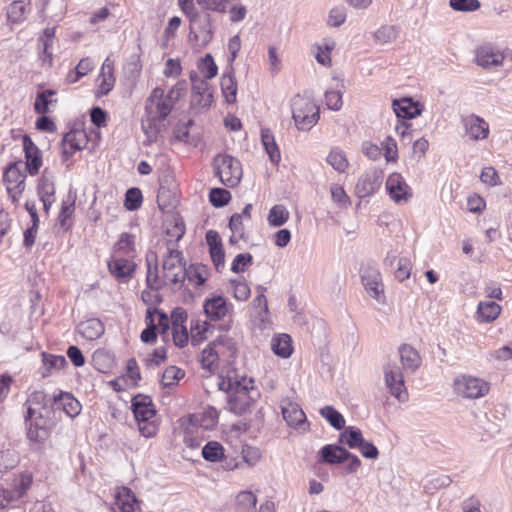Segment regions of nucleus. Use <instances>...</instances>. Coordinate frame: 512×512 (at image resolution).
Segmentation results:
<instances>
[{
	"label": "nucleus",
	"mask_w": 512,
	"mask_h": 512,
	"mask_svg": "<svg viewBox=\"0 0 512 512\" xmlns=\"http://www.w3.org/2000/svg\"><path fill=\"white\" fill-rule=\"evenodd\" d=\"M222 343V339L218 338L211 342L201 353L200 363L203 369L209 373L217 371L219 366V356L216 347Z\"/></svg>",
	"instance_id": "24"
},
{
	"label": "nucleus",
	"mask_w": 512,
	"mask_h": 512,
	"mask_svg": "<svg viewBox=\"0 0 512 512\" xmlns=\"http://www.w3.org/2000/svg\"><path fill=\"white\" fill-rule=\"evenodd\" d=\"M289 217L288 209L282 204H277L269 210L267 221L270 226L280 227L288 221Z\"/></svg>",
	"instance_id": "38"
},
{
	"label": "nucleus",
	"mask_w": 512,
	"mask_h": 512,
	"mask_svg": "<svg viewBox=\"0 0 512 512\" xmlns=\"http://www.w3.org/2000/svg\"><path fill=\"white\" fill-rule=\"evenodd\" d=\"M292 117L299 130H310L319 120V107L309 96L296 95L291 100Z\"/></svg>",
	"instance_id": "4"
},
{
	"label": "nucleus",
	"mask_w": 512,
	"mask_h": 512,
	"mask_svg": "<svg viewBox=\"0 0 512 512\" xmlns=\"http://www.w3.org/2000/svg\"><path fill=\"white\" fill-rule=\"evenodd\" d=\"M386 190L390 198L399 205L406 204L412 198V189L399 173H392L386 180Z\"/></svg>",
	"instance_id": "12"
},
{
	"label": "nucleus",
	"mask_w": 512,
	"mask_h": 512,
	"mask_svg": "<svg viewBox=\"0 0 512 512\" xmlns=\"http://www.w3.org/2000/svg\"><path fill=\"white\" fill-rule=\"evenodd\" d=\"M116 505L121 512H140V503L131 489L121 487L116 493Z\"/></svg>",
	"instance_id": "23"
},
{
	"label": "nucleus",
	"mask_w": 512,
	"mask_h": 512,
	"mask_svg": "<svg viewBox=\"0 0 512 512\" xmlns=\"http://www.w3.org/2000/svg\"><path fill=\"white\" fill-rule=\"evenodd\" d=\"M42 356L43 363L47 372H49L52 369L60 370L64 368V366L67 364L65 357L61 355H51L43 353Z\"/></svg>",
	"instance_id": "53"
},
{
	"label": "nucleus",
	"mask_w": 512,
	"mask_h": 512,
	"mask_svg": "<svg viewBox=\"0 0 512 512\" xmlns=\"http://www.w3.org/2000/svg\"><path fill=\"white\" fill-rule=\"evenodd\" d=\"M261 139L270 161L273 164H278L281 159V155L279 148L274 140V136L271 134L269 130H263L261 134Z\"/></svg>",
	"instance_id": "40"
},
{
	"label": "nucleus",
	"mask_w": 512,
	"mask_h": 512,
	"mask_svg": "<svg viewBox=\"0 0 512 512\" xmlns=\"http://www.w3.org/2000/svg\"><path fill=\"white\" fill-rule=\"evenodd\" d=\"M362 284L371 298L379 304L386 302L384 294V284L379 270L371 265H367L361 269Z\"/></svg>",
	"instance_id": "9"
},
{
	"label": "nucleus",
	"mask_w": 512,
	"mask_h": 512,
	"mask_svg": "<svg viewBox=\"0 0 512 512\" xmlns=\"http://www.w3.org/2000/svg\"><path fill=\"white\" fill-rule=\"evenodd\" d=\"M55 404L61 407L63 411L71 418L76 417L81 411V405L69 393H61L58 397L55 396Z\"/></svg>",
	"instance_id": "31"
},
{
	"label": "nucleus",
	"mask_w": 512,
	"mask_h": 512,
	"mask_svg": "<svg viewBox=\"0 0 512 512\" xmlns=\"http://www.w3.org/2000/svg\"><path fill=\"white\" fill-rule=\"evenodd\" d=\"M55 94L52 90H45L42 93L38 94L34 103V109L39 114H45L48 112L49 104L52 100H49V97Z\"/></svg>",
	"instance_id": "54"
},
{
	"label": "nucleus",
	"mask_w": 512,
	"mask_h": 512,
	"mask_svg": "<svg viewBox=\"0 0 512 512\" xmlns=\"http://www.w3.org/2000/svg\"><path fill=\"white\" fill-rule=\"evenodd\" d=\"M335 85L326 91L325 101L329 109L339 110L342 107V93L344 84L340 79L334 78Z\"/></svg>",
	"instance_id": "34"
},
{
	"label": "nucleus",
	"mask_w": 512,
	"mask_h": 512,
	"mask_svg": "<svg viewBox=\"0 0 512 512\" xmlns=\"http://www.w3.org/2000/svg\"><path fill=\"white\" fill-rule=\"evenodd\" d=\"M186 271L189 283L196 287L202 286L208 279V271L204 265L192 264Z\"/></svg>",
	"instance_id": "39"
},
{
	"label": "nucleus",
	"mask_w": 512,
	"mask_h": 512,
	"mask_svg": "<svg viewBox=\"0 0 512 512\" xmlns=\"http://www.w3.org/2000/svg\"><path fill=\"white\" fill-rule=\"evenodd\" d=\"M320 414L330 423L332 427L341 430L345 426L344 417L332 406H325L320 410Z\"/></svg>",
	"instance_id": "43"
},
{
	"label": "nucleus",
	"mask_w": 512,
	"mask_h": 512,
	"mask_svg": "<svg viewBox=\"0 0 512 512\" xmlns=\"http://www.w3.org/2000/svg\"><path fill=\"white\" fill-rule=\"evenodd\" d=\"M213 326L208 321L195 320L191 323V343L199 345L212 335Z\"/></svg>",
	"instance_id": "29"
},
{
	"label": "nucleus",
	"mask_w": 512,
	"mask_h": 512,
	"mask_svg": "<svg viewBox=\"0 0 512 512\" xmlns=\"http://www.w3.org/2000/svg\"><path fill=\"white\" fill-rule=\"evenodd\" d=\"M192 89L194 93V101L202 108H209L213 102V93L209 83L205 79L193 78Z\"/></svg>",
	"instance_id": "21"
},
{
	"label": "nucleus",
	"mask_w": 512,
	"mask_h": 512,
	"mask_svg": "<svg viewBox=\"0 0 512 512\" xmlns=\"http://www.w3.org/2000/svg\"><path fill=\"white\" fill-rule=\"evenodd\" d=\"M88 144V136L83 129H72L61 142L62 156L68 160L76 151L83 150Z\"/></svg>",
	"instance_id": "13"
},
{
	"label": "nucleus",
	"mask_w": 512,
	"mask_h": 512,
	"mask_svg": "<svg viewBox=\"0 0 512 512\" xmlns=\"http://www.w3.org/2000/svg\"><path fill=\"white\" fill-rule=\"evenodd\" d=\"M132 410L138 422H148L155 416L153 404L147 396H135L132 400Z\"/></svg>",
	"instance_id": "20"
},
{
	"label": "nucleus",
	"mask_w": 512,
	"mask_h": 512,
	"mask_svg": "<svg viewBox=\"0 0 512 512\" xmlns=\"http://www.w3.org/2000/svg\"><path fill=\"white\" fill-rule=\"evenodd\" d=\"M505 54L491 43H484L475 49V63L484 70H496L503 66Z\"/></svg>",
	"instance_id": "8"
},
{
	"label": "nucleus",
	"mask_w": 512,
	"mask_h": 512,
	"mask_svg": "<svg viewBox=\"0 0 512 512\" xmlns=\"http://www.w3.org/2000/svg\"><path fill=\"white\" fill-rule=\"evenodd\" d=\"M185 227L183 222L175 221L172 227H168L166 230L167 234V247H174V244L177 243L184 235Z\"/></svg>",
	"instance_id": "50"
},
{
	"label": "nucleus",
	"mask_w": 512,
	"mask_h": 512,
	"mask_svg": "<svg viewBox=\"0 0 512 512\" xmlns=\"http://www.w3.org/2000/svg\"><path fill=\"white\" fill-rule=\"evenodd\" d=\"M230 199V192L222 188H213L209 194V200L214 207H223Z\"/></svg>",
	"instance_id": "49"
},
{
	"label": "nucleus",
	"mask_w": 512,
	"mask_h": 512,
	"mask_svg": "<svg viewBox=\"0 0 512 512\" xmlns=\"http://www.w3.org/2000/svg\"><path fill=\"white\" fill-rule=\"evenodd\" d=\"M252 260L250 253L238 254L233 260L231 270L235 273L243 272L248 265L252 264Z\"/></svg>",
	"instance_id": "60"
},
{
	"label": "nucleus",
	"mask_w": 512,
	"mask_h": 512,
	"mask_svg": "<svg viewBox=\"0 0 512 512\" xmlns=\"http://www.w3.org/2000/svg\"><path fill=\"white\" fill-rule=\"evenodd\" d=\"M252 380L248 382L235 381L219 377L218 387L222 391H228V408L231 412L242 415L246 413L253 405L255 395L257 394L253 386L249 387Z\"/></svg>",
	"instance_id": "2"
},
{
	"label": "nucleus",
	"mask_w": 512,
	"mask_h": 512,
	"mask_svg": "<svg viewBox=\"0 0 512 512\" xmlns=\"http://www.w3.org/2000/svg\"><path fill=\"white\" fill-rule=\"evenodd\" d=\"M411 263L406 258H401L398 262V268L395 271V276L399 281H404L410 277Z\"/></svg>",
	"instance_id": "63"
},
{
	"label": "nucleus",
	"mask_w": 512,
	"mask_h": 512,
	"mask_svg": "<svg viewBox=\"0 0 512 512\" xmlns=\"http://www.w3.org/2000/svg\"><path fill=\"white\" fill-rule=\"evenodd\" d=\"M26 175L20 170L18 164L8 166L3 175V181L11 201L18 203L25 190Z\"/></svg>",
	"instance_id": "11"
},
{
	"label": "nucleus",
	"mask_w": 512,
	"mask_h": 512,
	"mask_svg": "<svg viewBox=\"0 0 512 512\" xmlns=\"http://www.w3.org/2000/svg\"><path fill=\"white\" fill-rule=\"evenodd\" d=\"M321 458L328 464H337L346 461L349 451L338 445H326L320 450Z\"/></svg>",
	"instance_id": "30"
},
{
	"label": "nucleus",
	"mask_w": 512,
	"mask_h": 512,
	"mask_svg": "<svg viewBox=\"0 0 512 512\" xmlns=\"http://www.w3.org/2000/svg\"><path fill=\"white\" fill-rule=\"evenodd\" d=\"M184 262L183 253L174 247H167L166 253L162 257L163 279L173 289L182 287L187 271Z\"/></svg>",
	"instance_id": "3"
},
{
	"label": "nucleus",
	"mask_w": 512,
	"mask_h": 512,
	"mask_svg": "<svg viewBox=\"0 0 512 512\" xmlns=\"http://www.w3.org/2000/svg\"><path fill=\"white\" fill-rule=\"evenodd\" d=\"M233 295L239 301H246L250 296V288L245 281L231 280Z\"/></svg>",
	"instance_id": "56"
},
{
	"label": "nucleus",
	"mask_w": 512,
	"mask_h": 512,
	"mask_svg": "<svg viewBox=\"0 0 512 512\" xmlns=\"http://www.w3.org/2000/svg\"><path fill=\"white\" fill-rule=\"evenodd\" d=\"M380 184L381 172L372 170L359 178L355 192L359 198H365L372 195L380 187Z\"/></svg>",
	"instance_id": "15"
},
{
	"label": "nucleus",
	"mask_w": 512,
	"mask_h": 512,
	"mask_svg": "<svg viewBox=\"0 0 512 512\" xmlns=\"http://www.w3.org/2000/svg\"><path fill=\"white\" fill-rule=\"evenodd\" d=\"M253 308L257 311V316L261 322H265L268 316V301L265 294H258L253 302Z\"/></svg>",
	"instance_id": "55"
},
{
	"label": "nucleus",
	"mask_w": 512,
	"mask_h": 512,
	"mask_svg": "<svg viewBox=\"0 0 512 512\" xmlns=\"http://www.w3.org/2000/svg\"><path fill=\"white\" fill-rule=\"evenodd\" d=\"M385 384L392 396L401 402L408 399L404 375L396 361H388L383 366Z\"/></svg>",
	"instance_id": "5"
},
{
	"label": "nucleus",
	"mask_w": 512,
	"mask_h": 512,
	"mask_svg": "<svg viewBox=\"0 0 512 512\" xmlns=\"http://www.w3.org/2000/svg\"><path fill=\"white\" fill-rule=\"evenodd\" d=\"M327 162L338 172L343 173L348 167V161L345 154L338 150H331L327 156Z\"/></svg>",
	"instance_id": "46"
},
{
	"label": "nucleus",
	"mask_w": 512,
	"mask_h": 512,
	"mask_svg": "<svg viewBox=\"0 0 512 512\" xmlns=\"http://www.w3.org/2000/svg\"><path fill=\"white\" fill-rule=\"evenodd\" d=\"M46 395L42 391H34L26 401L27 415L26 421H32L35 417L42 418L41 409L45 407Z\"/></svg>",
	"instance_id": "26"
},
{
	"label": "nucleus",
	"mask_w": 512,
	"mask_h": 512,
	"mask_svg": "<svg viewBox=\"0 0 512 512\" xmlns=\"http://www.w3.org/2000/svg\"><path fill=\"white\" fill-rule=\"evenodd\" d=\"M449 5L453 10L460 12H474L481 7L479 0H449Z\"/></svg>",
	"instance_id": "51"
},
{
	"label": "nucleus",
	"mask_w": 512,
	"mask_h": 512,
	"mask_svg": "<svg viewBox=\"0 0 512 512\" xmlns=\"http://www.w3.org/2000/svg\"><path fill=\"white\" fill-rule=\"evenodd\" d=\"M193 24H190V35H193L195 40H201L202 44H208L213 37L212 25L207 22L199 31V33H195L193 31Z\"/></svg>",
	"instance_id": "59"
},
{
	"label": "nucleus",
	"mask_w": 512,
	"mask_h": 512,
	"mask_svg": "<svg viewBox=\"0 0 512 512\" xmlns=\"http://www.w3.org/2000/svg\"><path fill=\"white\" fill-rule=\"evenodd\" d=\"M41 419L42 418L40 417H35L32 421H27L29 423V428L27 431V437L29 440L34 442H41L46 438L47 432L39 421Z\"/></svg>",
	"instance_id": "44"
},
{
	"label": "nucleus",
	"mask_w": 512,
	"mask_h": 512,
	"mask_svg": "<svg viewBox=\"0 0 512 512\" xmlns=\"http://www.w3.org/2000/svg\"><path fill=\"white\" fill-rule=\"evenodd\" d=\"M193 124L192 120L187 122H178L174 127L173 136L175 140L180 142H187L189 136V126Z\"/></svg>",
	"instance_id": "61"
},
{
	"label": "nucleus",
	"mask_w": 512,
	"mask_h": 512,
	"mask_svg": "<svg viewBox=\"0 0 512 512\" xmlns=\"http://www.w3.org/2000/svg\"><path fill=\"white\" fill-rule=\"evenodd\" d=\"M501 306L494 301L480 302L477 308V316L481 322H492L501 313Z\"/></svg>",
	"instance_id": "33"
},
{
	"label": "nucleus",
	"mask_w": 512,
	"mask_h": 512,
	"mask_svg": "<svg viewBox=\"0 0 512 512\" xmlns=\"http://www.w3.org/2000/svg\"><path fill=\"white\" fill-rule=\"evenodd\" d=\"M202 456L209 462H220L224 458V448L217 441H210L202 448Z\"/></svg>",
	"instance_id": "42"
},
{
	"label": "nucleus",
	"mask_w": 512,
	"mask_h": 512,
	"mask_svg": "<svg viewBox=\"0 0 512 512\" xmlns=\"http://www.w3.org/2000/svg\"><path fill=\"white\" fill-rule=\"evenodd\" d=\"M330 191H331L332 199L336 203H338L342 206H347L350 203L349 196L346 194L345 190L340 185L331 186Z\"/></svg>",
	"instance_id": "64"
},
{
	"label": "nucleus",
	"mask_w": 512,
	"mask_h": 512,
	"mask_svg": "<svg viewBox=\"0 0 512 512\" xmlns=\"http://www.w3.org/2000/svg\"><path fill=\"white\" fill-rule=\"evenodd\" d=\"M142 204V193L138 188H130L127 190L125 195V207L134 211L138 209Z\"/></svg>",
	"instance_id": "52"
},
{
	"label": "nucleus",
	"mask_w": 512,
	"mask_h": 512,
	"mask_svg": "<svg viewBox=\"0 0 512 512\" xmlns=\"http://www.w3.org/2000/svg\"><path fill=\"white\" fill-rule=\"evenodd\" d=\"M399 355L402 366L405 370L414 372L421 364L418 352L410 345L403 344L399 347Z\"/></svg>",
	"instance_id": "28"
},
{
	"label": "nucleus",
	"mask_w": 512,
	"mask_h": 512,
	"mask_svg": "<svg viewBox=\"0 0 512 512\" xmlns=\"http://www.w3.org/2000/svg\"><path fill=\"white\" fill-rule=\"evenodd\" d=\"M364 440L359 428L349 426L340 434V442L346 444L351 449H357Z\"/></svg>",
	"instance_id": "41"
},
{
	"label": "nucleus",
	"mask_w": 512,
	"mask_h": 512,
	"mask_svg": "<svg viewBox=\"0 0 512 512\" xmlns=\"http://www.w3.org/2000/svg\"><path fill=\"white\" fill-rule=\"evenodd\" d=\"M198 69L205 79H211L217 75V65L210 54H206L200 59Z\"/></svg>",
	"instance_id": "45"
},
{
	"label": "nucleus",
	"mask_w": 512,
	"mask_h": 512,
	"mask_svg": "<svg viewBox=\"0 0 512 512\" xmlns=\"http://www.w3.org/2000/svg\"><path fill=\"white\" fill-rule=\"evenodd\" d=\"M454 391L463 398L476 399L489 391V384L477 377L460 375L454 380Z\"/></svg>",
	"instance_id": "7"
},
{
	"label": "nucleus",
	"mask_w": 512,
	"mask_h": 512,
	"mask_svg": "<svg viewBox=\"0 0 512 512\" xmlns=\"http://www.w3.org/2000/svg\"><path fill=\"white\" fill-rule=\"evenodd\" d=\"M281 413L287 425L301 433L309 430V423L306 415L299 404L289 398H284L280 402Z\"/></svg>",
	"instance_id": "10"
},
{
	"label": "nucleus",
	"mask_w": 512,
	"mask_h": 512,
	"mask_svg": "<svg viewBox=\"0 0 512 512\" xmlns=\"http://www.w3.org/2000/svg\"><path fill=\"white\" fill-rule=\"evenodd\" d=\"M37 192L43 203L44 210L48 212L55 202V185L53 180L47 176L46 172L38 181Z\"/></svg>",
	"instance_id": "22"
},
{
	"label": "nucleus",
	"mask_w": 512,
	"mask_h": 512,
	"mask_svg": "<svg viewBox=\"0 0 512 512\" xmlns=\"http://www.w3.org/2000/svg\"><path fill=\"white\" fill-rule=\"evenodd\" d=\"M104 324L97 318L82 321L77 326V332L87 340H96L104 334Z\"/></svg>",
	"instance_id": "25"
},
{
	"label": "nucleus",
	"mask_w": 512,
	"mask_h": 512,
	"mask_svg": "<svg viewBox=\"0 0 512 512\" xmlns=\"http://www.w3.org/2000/svg\"><path fill=\"white\" fill-rule=\"evenodd\" d=\"M174 89L167 95L162 88H155L150 93L145 103V113L141 126L146 136L145 144L156 142L159 133L165 128L164 121L173 108Z\"/></svg>",
	"instance_id": "1"
},
{
	"label": "nucleus",
	"mask_w": 512,
	"mask_h": 512,
	"mask_svg": "<svg viewBox=\"0 0 512 512\" xmlns=\"http://www.w3.org/2000/svg\"><path fill=\"white\" fill-rule=\"evenodd\" d=\"M393 110L398 118L411 119L420 114L417 103L410 98H402L393 101Z\"/></svg>",
	"instance_id": "27"
},
{
	"label": "nucleus",
	"mask_w": 512,
	"mask_h": 512,
	"mask_svg": "<svg viewBox=\"0 0 512 512\" xmlns=\"http://www.w3.org/2000/svg\"><path fill=\"white\" fill-rule=\"evenodd\" d=\"M467 134L473 140L485 139L489 134V125L481 117L471 114L463 118Z\"/></svg>",
	"instance_id": "18"
},
{
	"label": "nucleus",
	"mask_w": 512,
	"mask_h": 512,
	"mask_svg": "<svg viewBox=\"0 0 512 512\" xmlns=\"http://www.w3.org/2000/svg\"><path fill=\"white\" fill-rule=\"evenodd\" d=\"M30 12V3L24 0L12 2L7 10V18L13 24L21 23Z\"/></svg>",
	"instance_id": "32"
},
{
	"label": "nucleus",
	"mask_w": 512,
	"mask_h": 512,
	"mask_svg": "<svg viewBox=\"0 0 512 512\" xmlns=\"http://www.w3.org/2000/svg\"><path fill=\"white\" fill-rule=\"evenodd\" d=\"M346 20V9L344 7H334L330 10L328 24L331 27H339Z\"/></svg>",
	"instance_id": "58"
},
{
	"label": "nucleus",
	"mask_w": 512,
	"mask_h": 512,
	"mask_svg": "<svg viewBox=\"0 0 512 512\" xmlns=\"http://www.w3.org/2000/svg\"><path fill=\"white\" fill-rule=\"evenodd\" d=\"M291 342V338L288 334H280L272 339L271 347L276 355L282 358H288L293 350Z\"/></svg>",
	"instance_id": "36"
},
{
	"label": "nucleus",
	"mask_w": 512,
	"mask_h": 512,
	"mask_svg": "<svg viewBox=\"0 0 512 512\" xmlns=\"http://www.w3.org/2000/svg\"><path fill=\"white\" fill-rule=\"evenodd\" d=\"M215 165L216 174L225 186L238 185L242 177V167L237 159L230 155H219L215 158Z\"/></svg>",
	"instance_id": "6"
},
{
	"label": "nucleus",
	"mask_w": 512,
	"mask_h": 512,
	"mask_svg": "<svg viewBox=\"0 0 512 512\" xmlns=\"http://www.w3.org/2000/svg\"><path fill=\"white\" fill-rule=\"evenodd\" d=\"M23 148L26 158V168L31 175H35L42 165L40 151L28 135L23 136Z\"/></svg>",
	"instance_id": "19"
},
{
	"label": "nucleus",
	"mask_w": 512,
	"mask_h": 512,
	"mask_svg": "<svg viewBox=\"0 0 512 512\" xmlns=\"http://www.w3.org/2000/svg\"><path fill=\"white\" fill-rule=\"evenodd\" d=\"M230 305L220 295H213L204 301V312L211 321H219L225 318L230 311Z\"/></svg>",
	"instance_id": "14"
},
{
	"label": "nucleus",
	"mask_w": 512,
	"mask_h": 512,
	"mask_svg": "<svg viewBox=\"0 0 512 512\" xmlns=\"http://www.w3.org/2000/svg\"><path fill=\"white\" fill-rule=\"evenodd\" d=\"M242 454V461L246 463L248 466H254L256 465L260 458L261 453L257 448L250 447V446H244L241 451Z\"/></svg>",
	"instance_id": "57"
},
{
	"label": "nucleus",
	"mask_w": 512,
	"mask_h": 512,
	"mask_svg": "<svg viewBox=\"0 0 512 512\" xmlns=\"http://www.w3.org/2000/svg\"><path fill=\"white\" fill-rule=\"evenodd\" d=\"M237 505L242 511H253L256 507L257 497L251 491H242L237 495Z\"/></svg>",
	"instance_id": "48"
},
{
	"label": "nucleus",
	"mask_w": 512,
	"mask_h": 512,
	"mask_svg": "<svg viewBox=\"0 0 512 512\" xmlns=\"http://www.w3.org/2000/svg\"><path fill=\"white\" fill-rule=\"evenodd\" d=\"M184 376V372L176 367L169 366L165 369L162 375L161 383L164 387H172Z\"/></svg>",
	"instance_id": "47"
},
{
	"label": "nucleus",
	"mask_w": 512,
	"mask_h": 512,
	"mask_svg": "<svg viewBox=\"0 0 512 512\" xmlns=\"http://www.w3.org/2000/svg\"><path fill=\"white\" fill-rule=\"evenodd\" d=\"M109 272L119 281H128L134 271L135 264L131 260L122 257H113L108 262Z\"/></svg>",
	"instance_id": "17"
},
{
	"label": "nucleus",
	"mask_w": 512,
	"mask_h": 512,
	"mask_svg": "<svg viewBox=\"0 0 512 512\" xmlns=\"http://www.w3.org/2000/svg\"><path fill=\"white\" fill-rule=\"evenodd\" d=\"M221 89L227 103L236 102L237 82L233 76L232 70L221 77Z\"/></svg>",
	"instance_id": "35"
},
{
	"label": "nucleus",
	"mask_w": 512,
	"mask_h": 512,
	"mask_svg": "<svg viewBox=\"0 0 512 512\" xmlns=\"http://www.w3.org/2000/svg\"><path fill=\"white\" fill-rule=\"evenodd\" d=\"M398 37V29L394 25H383L378 28L373 35L374 41L378 45H387L394 42Z\"/></svg>",
	"instance_id": "37"
},
{
	"label": "nucleus",
	"mask_w": 512,
	"mask_h": 512,
	"mask_svg": "<svg viewBox=\"0 0 512 512\" xmlns=\"http://www.w3.org/2000/svg\"><path fill=\"white\" fill-rule=\"evenodd\" d=\"M97 95H107L115 85L114 62L107 57L102 64L100 74L97 78Z\"/></svg>",
	"instance_id": "16"
},
{
	"label": "nucleus",
	"mask_w": 512,
	"mask_h": 512,
	"mask_svg": "<svg viewBox=\"0 0 512 512\" xmlns=\"http://www.w3.org/2000/svg\"><path fill=\"white\" fill-rule=\"evenodd\" d=\"M178 2L181 10L190 19V22L195 23L199 18V13L194 6L193 0H178Z\"/></svg>",
	"instance_id": "62"
}]
</instances>
